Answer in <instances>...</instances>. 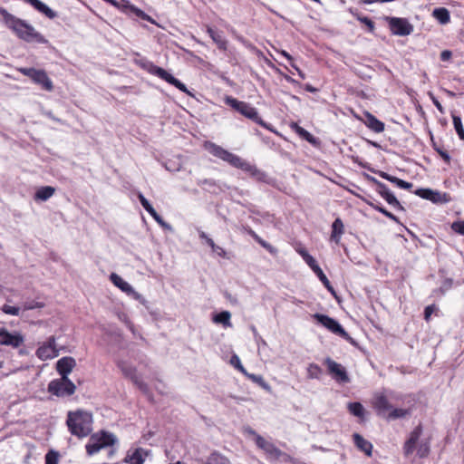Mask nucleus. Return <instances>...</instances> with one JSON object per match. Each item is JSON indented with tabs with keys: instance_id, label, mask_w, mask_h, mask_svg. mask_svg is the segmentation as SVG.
Returning a JSON list of instances; mask_svg holds the SVG:
<instances>
[{
	"instance_id": "6ab92c4d",
	"label": "nucleus",
	"mask_w": 464,
	"mask_h": 464,
	"mask_svg": "<svg viewBox=\"0 0 464 464\" xmlns=\"http://www.w3.org/2000/svg\"><path fill=\"white\" fill-rule=\"evenodd\" d=\"M76 366V361L74 358L65 356L59 359L56 362V371L61 377H68L69 373Z\"/></svg>"
},
{
	"instance_id": "680f3d73",
	"label": "nucleus",
	"mask_w": 464,
	"mask_h": 464,
	"mask_svg": "<svg viewBox=\"0 0 464 464\" xmlns=\"http://www.w3.org/2000/svg\"><path fill=\"white\" fill-rule=\"evenodd\" d=\"M450 286H451V281L450 280L445 283L444 286H441L440 288L435 290L434 293L439 292L443 295L449 288H450Z\"/></svg>"
},
{
	"instance_id": "cd10ccee",
	"label": "nucleus",
	"mask_w": 464,
	"mask_h": 464,
	"mask_svg": "<svg viewBox=\"0 0 464 464\" xmlns=\"http://www.w3.org/2000/svg\"><path fill=\"white\" fill-rule=\"evenodd\" d=\"M256 444L258 448L264 450L266 452L273 454L277 452V448L271 442L265 440L262 436H256Z\"/></svg>"
},
{
	"instance_id": "b1692460",
	"label": "nucleus",
	"mask_w": 464,
	"mask_h": 464,
	"mask_svg": "<svg viewBox=\"0 0 464 464\" xmlns=\"http://www.w3.org/2000/svg\"><path fill=\"white\" fill-rule=\"evenodd\" d=\"M379 176L393 184H395L400 188L410 189L412 188V183L402 180L397 177L392 176L384 171H379Z\"/></svg>"
},
{
	"instance_id": "9d476101",
	"label": "nucleus",
	"mask_w": 464,
	"mask_h": 464,
	"mask_svg": "<svg viewBox=\"0 0 464 464\" xmlns=\"http://www.w3.org/2000/svg\"><path fill=\"white\" fill-rule=\"evenodd\" d=\"M206 150L213 156L227 162L231 166H235L237 161L238 160L239 156L225 150L219 145H217L213 142H206L205 144Z\"/></svg>"
},
{
	"instance_id": "052dcab7",
	"label": "nucleus",
	"mask_w": 464,
	"mask_h": 464,
	"mask_svg": "<svg viewBox=\"0 0 464 464\" xmlns=\"http://www.w3.org/2000/svg\"><path fill=\"white\" fill-rule=\"evenodd\" d=\"M212 251H213L214 253H216L218 256H221V257H226L227 253H226L225 249H224V248H222V247H221V246H217V245H216L215 248H214V249H212Z\"/></svg>"
},
{
	"instance_id": "423d86ee",
	"label": "nucleus",
	"mask_w": 464,
	"mask_h": 464,
	"mask_svg": "<svg viewBox=\"0 0 464 464\" xmlns=\"http://www.w3.org/2000/svg\"><path fill=\"white\" fill-rule=\"evenodd\" d=\"M118 367L121 369L122 374L130 378L131 382L134 383V385L137 386V388L144 393L149 399L151 398V394L150 392L149 385L144 382L140 376L137 374V370L132 365L129 364L128 362L124 361H119L117 362Z\"/></svg>"
},
{
	"instance_id": "7c9ffc66",
	"label": "nucleus",
	"mask_w": 464,
	"mask_h": 464,
	"mask_svg": "<svg viewBox=\"0 0 464 464\" xmlns=\"http://www.w3.org/2000/svg\"><path fill=\"white\" fill-rule=\"evenodd\" d=\"M433 16L442 24L450 22V13L446 8H436L433 11Z\"/></svg>"
},
{
	"instance_id": "69168bd1",
	"label": "nucleus",
	"mask_w": 464,
	"mask_h": 464,
	"mask_svg": "<svg viewBox=\"0 0 464 464\" xmlns=\"http://www.w3.org/2000/svg\"><path fill=\"white\" fill-rule=\"evenodd\" d=\"M207 33L208 34V35L211 37V39L213 38V36H215L217 34H218V31L213 29L212 27L210 26H208L207 27Z\"/></svg>"
},
{
	"instance_id": "a878e982",
	"label": "nucleus",
	"mask_w": 464,
	"mask_h": 464,
	"mask_svg": "<svg viewBox=\"0 0 464 464\" xmlns=\"http://www.w3.org/2000/svg\"><path fill=\"white\" fill-rule=\"evenodd\" d=\"M123 461L128 464H143L144 458L142 456V449L138 448L134 451H128Z\"/></svg>"
},
{
	"instance_id": "4468645a",
	"label": "nucleus",
	"mask_w": 464,
	"mask_h": 464,
	"mask_svg": "<svg viewBox=\"0 0 464 464\" xmlns=\"http://www.w3.org/2000/svg\"><path fill=\"white\" fill-rule=\"evenodd\" d=\"M328 368V372L332 374L333 378L340 382L347 383L350 382V378L345 368L340 363L334 362L331 358H326L324 361Z\"/></svg>"
},
{
	"instance_id": "c756f323",
	"label": "nucleus",
	"mask_w": 464,
	"mask_h": 464,
	"mask_svg": "<svg viewBox=\"0 0 464 464\" xmlns=\"http://www.w3.org/2000/svg\"><path fill=\"white\" fill-rule=\"evenodd\" d=\"M206 464H231L229 459L220 453L212 452L206 460Z\"/></svg>"
},
{
	"instance_id": "1a4fd4ad",
	"label": "nucleus",
	"mask_w": 464,
	"mask_h": 464,
	"mask_svg": "<svg viewBox=\"0 0 464 464\" xmlns=\"http://www.w3.org/2000/svg\"><path fill=\"white\" fill-rule=\"evenodd\" d=\"M314 318L332 333L340 335L346 340L351 339L347 332L335 319L322 314H314Z\"/></svg>"
},
{
	"instance_id": "20e7f679",
	"label": "nucleus",
	"mask_w": 464,
	"mask_h": 464,
	"mask_svg": "<svg viewBox=\"0 0 464 464\" xmlns=\"http://www.w3.org/2000/svg\"><path fill=\"white\" fill-rule=\"evenodd\" d=\"M225 103L227 105L230 106L231 108H233L234 110H236L237 111H238L240 114L245 116L246 118L253 121L254 122L259 124L260 126H262L269 130H273L272 128L270 127V125L267 124L266 122H265L261 119L257 110L255 107H253L251 104H249L246 102L238 101L236 98L231 97V96H227L225 98Z\"/></svg>"
},
{
	"instance_id": "7ed1b4c3",
	"label": "nucleus",
	"mask_w": 464,
	"mask_h": 464,
	"mask_svg": "<svg viewBox=\"0 0 464 464\" xmlns=\"http://www.w3.org/2000/svg\"><path fill=\"white\" fill-rule=\"evenodd\" d=\"M66 424L72 435L79 438L86 437L92 429V415L84 411H69Z\"/></svg>"
},
{
	"instance_id": "4c0bfd02",
	"label": "nucleus",
	"mask_w": 464,
	"mask_h": 464,
	"mask_svg": "<svg viewBox=\"0 0 464 464\" xmlns=\"http://www.w3.org/2000/svg\"><path fill=\"white\" fill-rule=\"evenodd\" d=\"M322 373V369L315 363H310L307 367V376L310 379H318Z\"/></svg>"
},
{
	"instance_id": "2f4dec72",
	"label": "nucleus",
	"mask_w": 464,
	"mask_h": 464,
	"mask_svg": "<svg viewBox=\"0 0 464 464\" xmlns=\"http://www.w3.org/2000/svg\"><path fill=\"white\" fill-rule=\"evenodd\" d=\"M237 169H239L249 175H252L254 170L256 169V166L254 164H251L250 162L243 160L242 158H238V160L237 161V164L234 166Z\"/></svg>"
},
{
	"instance_id": "3c124183",
	"label": "nucleus",
	"mask_w": 464,
	"mask_h": 464,
	"mask_svg": "<svg viewBox=\"0 0 464 464\" xmlns=\"http://www.w3.org/2000/svg\"><path fill=\"white\" fill-rule=\"evenodd\" d=\"M304 261L314 273L321 269L316 260L311 255L309 256H306V259Z\"/></svg>"
},
{
	"instance_id": "4be33fe9",
	"label": "nucleus",
	"mask_w": 464,
	"mask_h": 464,
	"mask_svg": "<svg viewBox=\"0 0 464 464\" xmlns=\"http://www.w3.org/2000/svg\"><path fill=\"white\" fill-rule=\"evenodd\" d=\"M26 3L30 4L34 9L38 12L44 14L46 17L50 19H53L57 16L56 12L52 10L48 5L40 0H24Z\"/></svg>"
},
{
	"instance_id": "e2e57ef3",
	"label": "nucleus",
	"mask_w": 464,
	"mask_h": 464,
	"mask_svg": "<svg viewBox=\"0 0 464 464\" xmlns=\"http://www.w3.org/2000/svg\"><path fill=\"white\" fill-rule=\"evenodd\" d=\"M451 55H452V53L450 51L445 50L440 53V59L442 61H448L451 58Z\"/></svg>"
},
{
	"instance_id": "393cba45",
	"label": "nucleus",
	"mask_w": 464,
	"mask_h": 464,
	"mask_svg": "<svg viewBox=\"0 0 464 464\" xmlns=\"http://www.w3.org/2000/svg\"><path fill=\"white\" fill-rule=\"evenodd\" d=\"M343 232V223L340 218H337L332 224L331 240L338 244Z\"/></svg>"
},
{
	"instance_id": "72a5a7b5",
	"label": "nucleus",
	"mask_w": 464,
	"mask_h": 464,
	"mask_svg": "<svg viewBox=\"0 0 464 464\" xmlns=\"http://www.w3.org/2000/svg\"><path fill=\"white\" fill-rule=\"evenodd\" d=\"M293 129L301 138H303L304 140H307L310 143H314L315 139L309 131L300 127L296 123L293 125Z\"/></svg>"
},
{
	"instance_id": "49530a36",
	"label": "nucleus",
	"mask_w": 464,
	"mask_h": 464,
	"mask_svg": "<svg viewBox=\"0 0 464 464\" xmlns=\"http://www.w3.org/2000/svg\"><path fill=\"white\" fill-rule=\"evenodd\" d=\"M2 311L6 314H10V315H19L20 314V308L17 307V306H11V305H8V304H4L3 307H2Z\"/></svg>"
},
{
	"instance_id": "8fccbe9b",
	"label": "nucleus",
	"mask_w": 464,
	"mask_h": 464,
	"mask_svg": "<svg viewBox=\"0 0 464 464\" xmlns=\"http://www.w3.org/2000/svg\"><path fill=\"white\" fill-rule=\"evenodd\" d=\"M434 150L439 153V155L443 159V160L447 163L450 162V154L444 150L442 148L438 147L435 143H433Z\"/></svg>"
},
{
	"instance_id": "6e6d98bb",
	"label": "nucleus",
	"mask_w": 464,
	"mask_h": 464,
	"mask_svg": "<svg viewBox=\"0 0 464 464\" xmlns=\"http://www.w3.org/2000/svg\"><path fill=\"white\" fill-rule=\"evenodd\" d=\"M430 99H431L433 104L440 111V112L443 114L445 112V111H444V108L442 107V105L440 104V102L436 99V97L432 93H430Z\"/></svg>"
},
{
	"instance_id": "4d7b16f0",
	"label": "nucleus",
	"mask_w": 464,
	"mask_h": 464,
	"mask_svg": "<svg viewBox=\"0 0 464 464\" xmlns=\"http://www.w3.org/2000/svg\"><path fill=\"white\" fill-rule=\"evenodd\" d=\"M230 363L236 368L238 369V367L242 368V363L240 362V359L237 355L234 354L230 359Z\"/></svg>"
},
{
	"instance_id": "a18cd8bd",
	"label": "nucleus",
	"mask_w": 464,
	"mask_h": 464,
	"mask_svg": "<svg viewBox=\"0 0 464 464\" xmlns=\"http://www.w3.org/2000/svg\"><path fill=\"white\" fill-rule=\"evenodd\" d=\"M249 234L254 237V239L260 244L263 247L270 251L271 253L274 251L273 246L268 244L266 241L263 240L261 237H259L254 231H250Z\"/></svg>"
},
{
	"instance_id": "6e6552de",
	"label": "nucleus",
	"mask_w": 464,
	"mask_h": 464,
	"mask_svg": "<svg viewBox=\"0 0 464 464\" xmlns=\"http://www.w3.org/2000/svg\"><path fill=\"white\" fill-rule=\"evenodd\" d=\"M146 69L150 74L158 76L159 78L164 80L168 83L175 86L182 92L189 93V92L188 91V89L184 83H182L179 80L176 79L172 74L168 72L163 68H160V67L155 65L154 63H150L147 65Z\"/></svg>"
},
{
	"instance_id": "0e129e2a",
	"label": "nucleus",
	"mask_w": 464,
	"mask_h": 464,
	"mask_svg": "<svg viewBox=\"0 0 464 464\" xmlns=\"http://www.w3.org/2000/svg\"><path fill=\"white\" fill-rule=\"evenodd\" d=\"M151 217L160 227L164 224L163 218L157 212H155Z\"/></svg>"
},
{
	"instance_id": "0eeeda50",
	"label": "nucleus",
	"mask_w": 464,
	"mask_h": 464,
	"mask_svg": "<svg viewBox=\"0 0 464 464\" xmlns=\"http://www.w3.org/2000/svg\"><path fill=\"white\" fill-rule=\"evenodd\" d=\"M75 390V384L68 377L53 380L48 384V391L58 397L71 396Z\"/></svg>"
},
{
	"instance_id": "bb28decb",
	"label": "nucleus",
	"mask_w": 464,
	"mask_h": 464,
	"mask_svg": "<svg viewBox=\"0 0 464 464\" xmlns=\"http://www.w3.org/2000/svg\"><path fill=\"white\" fill-rule=\"evenodd\" d=\"M54 192H55V188L53 187H51V186L41 187L35 192L34 199L39 200V201H46L51 197H53Z\"/></svg>"
},
{
	"instance_id": "412c9836",
	"label": "nucleus",
	"mask_w": 464,
	"mask_h": 464,
	"mask_svg": "<svg viewBox=\"0 0 464 464\" xmlns=\"http://www.w3.org/2000/svg\"><path fill=\"white\" fill-rule=\"evenodd\" d=\"M34 82L42 86L45 91L51 92L53 89V82L47 73L43 70H38L33 80Z\"/></svg>"
},
{
	"instance_id": "473e14b6",
	"label": "nucleus",
	"mask_w": 464,
	"mask_h": 464,
	"mask_svg": "<svg viewBox=\"0 0 464 464\" xmlns=\"http://www.w3.org/2000/svg\"><path fill=\"white\" fill-rule=\"evenodd\" d=\"M348 410L353 415H354L356 417H359V418L364 417L365 409L362 406V404L360 402H350L348 404Z\"/></svg>"
},
{
	"instance_id": "a211bd4d",
	"label": "nucleus",
	"mask_w": 464,
	"mask_h": 464,
	"mask_svg": "<svg viewBox=\"0 0 464 464\" xmlns=\"http://www.w3.org/2000/svg\"><path fill=\"white\" fill-rule=\"evenodd\" d=\"M422 434V427L421 425H418L413 429V430L410 433L409 439L405 441L403 447V452L405 456L411 455L415 450L420 442V438Z\"/></svg>"
},
{
	"instance_id": "5fc2aeb1",
	"label": "nucleus",
	"mask_w": 464,
	"mask_h": 464,
	"mask_svg": "<svg viewBox=\"0 0 464 464\" xmlns=\"http://www.w3.org/2000/svg\"><path fill=\"white\" fill-rule=\"evenodd\" d=\"M437 306L435 304H430L425 307L424 309V319L428 322L430 319L431 314L435 310H437Z\"/></svg>"
},
{
	"instance_id": "2eb2a0df",
	"label": "nucleus",
	"mask_w": 464,
	"mask_h": 464,
	"mask_svg": "<svg viewBox=\"0 0 464 464\" xmlns=\"http://www.w3.org/2000/svg\"><path fill=\"white\" fill-rule=\"evenodd\" d=\"M24 342V336L17 332L10 333L5 328H0V345L20 347Z\"/></svg>"
},
{
	"instance_id": "e433bc0d",
	"label": "nucleus",
	"mask_w": 464,
	"mask_h": 464,
	"mask_svg": "<svg viewBox=\"0 0 464 464\" xmlns=\"http://www.w3.org/2000/svg\"><path fill=\"white\" fill-rule=\"evenodd\" d=\"M212 40L219 50L227 51V41L224 38L222 32H218V34L213 36Z\"/></svg>"
},
{
	"instance_id": "f704fd0d",
	"label": "nucleus",
	"mask_w": 464,
	"mask_h": 464,
	"mask_svg": "<svg viewBox=\"0 0 464 464\" xmlns=\"http://www.w3.org/2000/svg\"><path fill=\"white\" fill-rule=\"evenodd\" d=\"M416 451L420 458L427 457L430 453V441L428 440H420L416 448Z\"/></svg>"
},
{
	"instance_id": "39448f33",
	"label": "nucleus",
	"mask_w": 464,
	"mask_h": 464,
	"mask_svg": "<svg viewBox=\"0 0 464 464\" xmlns=\"http://www.w3.org/2000/svg\"><path fill=\"white\" fill-rule=\"evenodd\" d=\"M117 438L114 434L107 431H102L92 435L89 442L86 444V452L92 456L98 453L102 449L112 446L117 442Z\"/></svg>"
},
{
	"instance_id": "9b49d317",
	"label": "nucleus",
	"mask_w": 464,
	"mask_h": 464,
	"mask_svg": "<svg viewBox=\"0 0 464 464\" xmlns=\"http://www.w3.org/2000/svg\"><path fill=\"white\" fill-rule=\"evenodd\" d=\"M415 194L434 204H446L451 201V197L449 193L431 188H419L415 191Z\"/></svg>"
},
{
	"instance_id": "338daca9",
	"label": "nucleus",
	"mask_w": 464,
	"mask_h": 464,
	"mask_svg": "<svg viewBox=\"0 0 464 464\" xmlns=\"http://www.w3.org/2000/svg\"><path fill=\"white\" fill-rule=\"evenodd\" d=\"M297 252L303 257L304 260L306 259V256H310V254L304 248L298 249Z\"/></svg>"
},
{
	"instance_id": "37998d69",
	"label": "nucleus",
	"mask_w": 464,
	"mask_h": 464,
	"mask_svg": "<svg viewBox=\"0 0 464 464\" xmlns=\"http://www.w3.org/2000/svg\"><path fill=\"white\" fill-rule=\"evenodd\" d=\"M247 378L251 380L253 382L258 384L259 386L269 389L268 384L265 382L264 378L261 375H256L253 373L247 374Z\"/></svg>"
},
{
	"instance_id": "f3484780",
	"label": "nucleus",
	"mask_w": 464,
	"mask_h": 464,
	"mask_svg": "<svg viewBox=\"0 0 464 464\" xmlns=\"http://www.w3.org/2000/svg\"><path fill=\"white\" fill-rule=\"evenodd\" d=\"M110 280L111 283L120 288L122 292L126 293L127 295L132 296L134 299L144 302V298L140 294L136 292L134 288L125 280H123L119 275L116 273H111L110 276Z\"/></svg>"
},
{
	"instance_id": "a19ab883",
	"label": "nucleus",
	"mask_w": 464,
	"mask_h": 464,
	"mask_svg": "<svg viewBox=\"0 0 464 464\" xmlns=\"http://www.w3.org/2000/svg\"><path fill=\"white\" fill-rule=\"evenodd\" d=\"M370 206H372L375 210L379 211L380 213L383 214L385 217L390 218L391 220L394 222H399L396 216H394L392 213L388 211L386 208H384L382 206L378 204L370 203Z\"/></svg>"
},
{
	"instance_id": "ddd939ff",
	"label": "nucleus",
	"mask_w": 464,
	"mask_h": 464,
	"mask_svg": "<svg viewBox=\"0 0 464 464\" xmlns=\"http://www.w3.org/2000/svg\"><path fill=\"white\" fill-rule=\"evenodd\" d=\"M35 353L36 356L42 361H46L57 357L59 355V351L55 346V337L50 336L47 342L36 350Z\"/></svg>"
},
{
	"instance_id": "774afa93",
	"label": "nucleus",
	"mask_w": 464,
	"mask_h": 464,
	"mask_svg": "<svg viewBox=\"0 0 464 464\" xmlns=\"http://www.w3.org/2000/svg\"><path fill=\"white\" fill-rule=\"evenodd\" d=\"M206 243L211 247V249H214L215 246H216V244L215 242L213 241L212 238L208 237L207 240H206Z\"/></svg>"
},
{
	"instance_id": "09e8293b",
	"label": "nucleus",
	"mask_w": 464,
	"mask_h": 464,
	"mask_svg": "<svg viewBox=\"0 0 464 464\" xmlns=\"http://www.w3.org/2000/svg\"><path fill=\"white\" fill-rule=\"evenodd\" d=\"M44 306V304L43 302H37V301H29L25 302L24 304V310H33L36 308H43Z\"/></svg>"
},
{
	"instance_id": "f8f14e48",
	"label": "nucleus",
	"mask_w": 464,
	"mask_h": 464,
	"mask_svg": "<svg viewBox=\"0 0 464 464\" xmlns=\"http://www.w3.org/2000/svg\"><path fill=\"white\" fill-rule=\"evenodd\" d=\"M389 26L393 34L406 36L412 33L413 25L405 18H389Z\"/></svg>"
},
{
	"instance_id": "f03ea898",
	"label": "nucleus",
	"mask_w": 464,
	"mask_h": 464,
	"mask_svg": "<svg viewBox=\"0 0 464 464\" xmlns=\"http://www.w3.org/2000/svg\"><path fill=\"white\" fill-rule=\"evenodd\" d=\"M392 391H385L383 392L375 393L372 401V407L378 416L387 420H394L402 419L410 414V411L401 408H395L392 401L399 397Z\"/></svg>"
},
{
	"instance_id": "ea45409f",
	"label": "nucleus",
	"mask_w": 464,
	"mask_h": 464,
	"mask_svg": "<svg viewBox=\"0 0 464 464\" xmlns=\"http://www.w3.org/2000/svg\"><path fill=\"white\" fill-rule=\"evenodd\" d=\"M138 198L141 204V206L144 208V209L150 215H154L156 210L151 206V204L149 202V200L143 196V194L139 193Z\"/></svg>"
},
{
	"instance_id": "f257e3e1",
	"label": "nucleus",
	"mask_w": 464,
	"mask_h": 464,
	"mask_svg": "<svg viewBox=\"0 0 464 464\" xmlns=\"http://www.w3.org/2000/svg\"><path fill=\"white\" fill-rule=\"evenodd\" d=\"M0 14L5 25L13 30L20 39L27 43H37L42 44H47L49 43L42 34L34 28V26L8 13L6 9L0 8Z\"/></svg>"
},
{
	"instance_id": "58836bf2",
	"label": "nucleus",
	"mask_w": 464,
	"mask_h": 464,
	"mask_svg": "<svg viewBox=\"0 0 464 464\" xmlns=\"http://www.w3.org/2000/svg\"><path fill=\"white\" fill-rule=\"evenodd\" d=\"M452 120H453L454 128L459 135V138L461 140H464V129H463V125H462L460 117H459L457 115H452Z\"/></svg>"
},
{
	"instance_id": "5701e85b",
	"label": "nucleus",
	"mask_w": 464,
	"mask_h": 464,
	"mask_svg": "<svg viewBox=\"0 0 464 464\" xmlns=\"http://www.w3.org/2000/svg\"><path fill=\"white\" fill-rule=\"evenodd\" d=\"M355 446L367 456H372V444L358 433L353 435Z\"/></svg>"
},
{
	"instance_id": "c03bdc74",
	"label": "nucleus",
	"mask_w": 464,
	"mask_h": 464,
	"mask_svg": "<svg viewBox=\"0 0 464 464\" xmlns=\"http://www.w3.org/2000/svg\"><path fill=\"white\" fill-rule=\"evenodd\" d=\"M59 454L56 451L50 450L45 455V464H58Z\"/></svg>"
},
{
	"instance_id": "c85d7f7f",
	"label": "nucleus",
	"mask_w": 464,
	"mask_h": 464,
	"mask_svg": "<svg viewBox=\"0 0 464 464\" xmlns=\"http://www.w3.org/2000/svg\"><path fill=\"white\" fill-rule=\"evenodd\" d=\"M230 318H231V314L228 311H223L219 314H217L214 316L213 321L216 324H221L224 327H231L232 324H231Z\"/></svg>"
},
{
	"instance_id": "de8ad7c7",
	"label": "nucleus",
	"mask_w": 464,
	"mask_h": 464,
	"mask_svg": "<svg viewBox=\"0 0 464 464\" xmlns=\"http://www.w3.org/2000/svg\"><path fill=\"white\" fill-rule=\"evenodd\" d=\"M451 229L461 236H464V220L455 221L451 224Z\"/></svg>"
},
{
	"instance_id": "603ef678",
	"label": "nucleus",
	"mask_w": 464,
	"mask_h": 464,
	"mask_svg": "<svg viewBox=\"0 0 464 464\" xmlns=\"http://www.w3.org/2000/svg\"><path fill=\"white\" fill-rule=\"evenodd\" d=\"M37 71H38L37 69H34V68H33V67H30V68H26V67H24V68H20V69H19V72H20L22 74H24V75H25V76L29 77L30 79H32V81L34 80V75H35V73L37 72Z\"/></svg>"
},
{
	"instance_id": "864d4df0",
	"label": "nucleus",
	"mask_w": 464,
	"mask_h": 464,
	"mask_svg": "<svg viewBox=\"0 0 464 464\" xmlns=\"http://www.w3.org/2000/svg\"><path fill=\"white\" fill-rule=\"evenodd\" d=\"M358 20L362 23V24H364L370 32H373L374 30V23L369 18V17H366V16H359L358 17Z\"/></svg>"
},
{
	"instance_id": "13d9d810",
	"label": "nucleus",
	"mask_w": 464,
	"mask_h": 464,
	"mask_svg": "<svg viewBox=\"0 0 464 464\" xmlns=\"http://www.w3.org/2000/svg\"><path fill=\"white\" fill-rule=\"evenodd\" d=\"M198 184L199 186L207 185L208 187H215L217 185L216 181L211 179H205L199 180L198 182Z\"/></svg>"
},
{
	"instance_id": "79ce46f5",
	"label": "nucleus",
	"mask_w": 464,
	"mask_h": 464,
	"mask_svg": "<svg viewBox=\"0 0 464 464\" xmlns=\"http://www.w3.org/2000/svg\"><path fill=\"white\" fill-rule=\"evenodd\" d=\"M316 276L319 277V279L321 280V282L324 284V285L334 295H335V291L334 289V287L332 286L330 281L328 280V278L326 277V276L324 275V273L323 272L322 269H320L319 271L315 272Z\"/></svg>"
},
{
	"instance_id": "bf43d9fd",
	"label": "nucleus",
	"mask_w": 464,
	"mask_h": 464,
	"mask_svg": "<svg viewBox=\"0 0 464 464\" xmlns=\"http://www.w3.org/2000/svg\"><path fill=\"white\" fill-rule=\"evenodd\" d=\"M134 11H135L136 14L138 16H140L141 19L152 22L150 17L147 14H145L143 11H141V10H140L138 8H134Z\"/></svg>"
},
{
	"instance_id": "aec40b11",
	"label": "nucleus",
	"mask_w": 464,
	"mask_h": 464,
	"mask_svg": "<svg viewBox=\"0 0 464 464\" xmlns=\"http://www.w3.org/2000/svg\"><path fill=\"white\" fill-rule=\"evenodd\" d=\"M364 119H362V122L372 131L381 133L384 130V123L378 120L373 114L369 111L363 112Z\"/></svg>"
},
{
	"instance_id": "dca6fc26",
	"label": "nucleus",
	"mask_w": 464,
	"mask_h": 464,
	"mask_svg": "<svg viewBox=\"0 0 464 464\" xmlns=\"http://www.w3.org/2000/svg\"><path fill=\"white\" fill-rule=\"evenodd\" d=\"M372 180L375 183L377 187V192L387 201L389 205H391L392 207L398 210H404V208L401 206V204L396 198L394 194L389 189V188L384 183L377 180L374 178H372Z\"/></svg>"
},
{
	"instance_id": "c9c22d12",
	"label": "nucleus",
	"mask_w": 464,
	"mask_h": 464,
	"mask_svg": "<svg viewBox=\"0 0 464 464\" xmlns=\"http://www.w3.org/2000/svg\"><path fill=\"white\" fill-rule=\"evenodd\" d=\"M250 176L259 182L267 184L271 182V178L265 171L259 169L257 167Z\"/></svg>"
}]
</instances>
